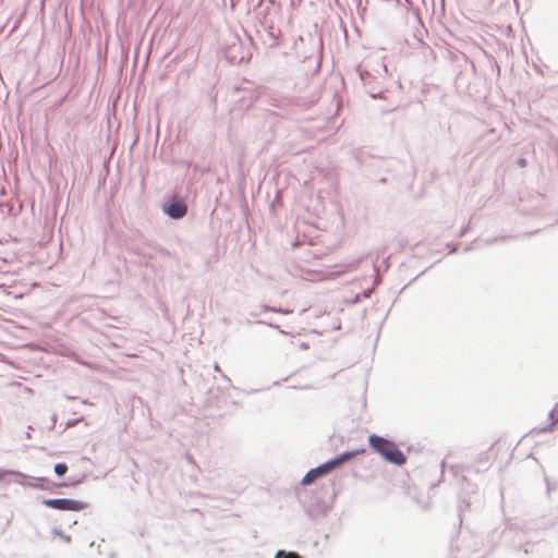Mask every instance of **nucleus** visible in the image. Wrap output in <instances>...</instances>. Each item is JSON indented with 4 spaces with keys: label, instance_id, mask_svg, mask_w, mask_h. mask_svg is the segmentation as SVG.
I'll use <instances>...</instances> for the list:
<instances>
[{
    "label": "nucleus",
    "instance_id": "obj_4",
    "mask_svg": "<svg viewBox=\"0 0 558 558\" xmlns=\"http://www.w3.org/2000/svg\"><path fill=\"white\" fill-rule=\"evenodd\" d=\"M165 211L174 219H180L184 217L187 213V207L185 203L178 198H172V201L165 207Z\"/></svg>",
    "mask_w": 558,
    "mask_h": 558
},
{
    "label": "nucleus",
    "instance_id": "obj_5",
    "mask_svg": "<svg viewBox=\"0 0 558 558\" xmlns=\"http://www.w3.org/2000/svg\"><path fill=\"white\" fill-rule=\"evenodd\" d=\"M68 471V465L64 463H58L54 465V472L58 476H63Z\"/></svg>",
    "mask_w": 558,
    "mask_h": 558
},
{
    "label": "nucleus",
    "instance_id": "obj_6",
    "mask_svg": "<svg viewBox=\"0 0 558 558\" xmlns=\"http://www.w3.org/2000/svg\"><path fill=\"white\" fill-rule=\"evenodd\" d=\"M549 418L551 421V425H555L558 423V403L551 409L549 413Z\"/></svg>",
    "mask_w": 558,
    "mask_h": 558
},
{
    "label": "nucleus",
    "instance_id": "obj_7",
    "mask_svg": "<svg viewBox=\"0 0 558 558\" xmlns=\"http://www.w3.org/2000/svg\"><path fill=\"white\" fill-rule=\"evenodd\" d=\"M276 558H301V557L295 553H286L283 550H279L276 555Z\"/></svg>",
    "mask_w": 558,
    "mask_h": 558
},
{
    "label": "nucleus",
    "instance_id": "obj_9",
    "mask_svg": "<svg viewBox=\"0 0 558 558\" xmlns=\"http://www.w3.org/2000/svg\"><path fill=\"white\" fill-rule=\"evenodd\" d=\"M63 538H64V541H65L66 543H70V542H71V536H69V535L63 536Z\"/></svg>",
    "mask_w": 558,
    "mask_h": 558
},
{
    "label": "nucleus",
    "instance_id": "obj_3",
    "mask_svg": "<svg viewBox=\"0 0 558 558\" xmlns=\"http://www.w3.org/2000/svg\"><path fill=\"white\" fill-rule=\"evenodd\" d=\"M46 507L62 511H81L87 507V504L73 499H46L43 502Z\"/></svg>",
    "mask_w": 558,
    "mask_h": 558
},
{
    "label": "nucleus",
    "instance_id": "obj_8",
    "mask_svg": "<svg viewBox=\"0 0 558 558\" xmlns=\"http://www.w3.org/2000/svg\"><path fill=\"white\" fill-rule=\"evenodd\" d=\"M498 450H499V446L498 445H494V446L490 447V452H493V451L497 452Z\"/></svg>",
    "mask_w": 558,
    "mask_h": 558
},
{
    "label": "nucleus",
    "instance_id": "obj_1",
    "mask_svg": "<svg viewBox=\"0 0 558 558\" xmlns=\"http://www.w3.org/2000/svg\"><path fill=\"white\" fill-rule=\"evenodd\" d=\"M365 453V449L362 448V449H357V450H353V451H348V452H344L342 454H340L339 457H337L336 459L331 460V461H328L315 469H312L310 470L305 476L302 478V485H310L312 484L315 480H317L318 477L329 473L330 471H332L335 468H337L338 465L360 456V454H363Z\"/></svg>",
    "mask_w": 558,
    "mask_h": 558
},
{
    "label": "nucleus",
    "instance_id": "obj_2",
    "mask_svg": "<svg viewBox=\"0 0 558 558\" xmlns=\"http://www.w3.org/2000/svg\"><path fill=\"white\" fill-rule=\"evenodd\" d=\"M368 441L371 447L387 461L398 465L405 463L407 459L404 454L398 449L395 442L377 435H371Z\"/></svg>",
    "mask_w": 558,
    "mask_h": 558
}]
</instances>
